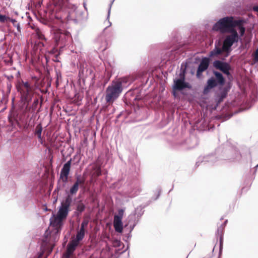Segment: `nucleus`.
<instances>
[{"mask_svg":"<svg viewBox=\"0 0 258 258\" xmlns=\"http://www.w3.org/2000/svg\"><path fill=\"white\" fill-rule=\"evenodd\" d=\"M244 23L245 21L242 19L234 20L233 17L227 16L219 19L213 25L212 30L215 31H220L222 33H226L236 27H238L240 35L242 37L245 32V28L243 26Z\"/></svg>","mask_w":258,"mask_h":258,"instance_id":"nucleus-1","label":"nucleus"},{"mask_svg":"<svg viewBox=\"0 0 258 258\" xmlns=\"http://www.w3.org/2000/svg\"><path fill=\"white\" fill-rule=\"evenodd\" d=\"M72 202V197L68 195L65 200L61 202L57 213L53 214L50 218L51 225L55 228L57 232L61 229L64 221L68 217Z\"/></svg>","mask_w":258,"mask_h":258,"instance_id":"nucleus-2","label":"nucleus"},{"mask_svg":"<svg viewBox=\"0 0 258 258\" xmlns=\"http://www.w3.org/2000/svg\"><path fill=\"white\" fill-rule=\"evenodd\" d=\"M17 89L20 96L19 104H23V108L26 109L28 103L37 95L36 87L32 82L22 81L17 84Z\"/></svg>","mask_w":258,"mask_h":258,"instance_id":"nucleus-3","label":"nucleus"},{"mask_svg":"<svg viewBox=\"0 0 258 258\" xmlns=\"http://www.w3.org/2000/svg\"><path fill=\"white\" fill-rule=\"evenodd\" d=\"M123 90L121 82L119 81H112L106 88L105 98L106 102L112 104L119 96Z\"/></svg>","mask_w":258,"mask_h":258,"instance_id":"nucleus-4","label":"nucleus"},{"mask_svg":"<svg viewBox=\"0 0 258 258\" xmlns=\"http://www.w3.org/2000/svg\"><path fill=\"white\" fill-rule=\"evenodd\" d=\"M226 33H228L229 34L226 36L224 40L223 48L226 52H229L231 51V47L233 44L238 41L239 37L235 28Z\"/></svg>","mask_w":258,"mask_h":258,"instance_id":"nucleus-5","label":"nucleus"},{"mask_svg":"<svg viewBox=\"0 0 258 258\" xmlns=\"http://www.w3.org/2000/svg\"><path fill=\"white\" fill-rule=\"evenodd\" d=\"M185 70H181L179 74V78L174 80L173 89L174 91H180L185 88L190 89L191 85L185 81Z\"/></svg>","mask_w":258,"mask_h":258,"instance_id":"nucleus-6","label":"nucleus"},{"mask_svg":"<svg viewBox=\"0 0 258 258\" xmlns=\"http://www.w3.org/2000/svg\"><path fill=\"white\" fill-rule=\"evenodd\" d=\"M33 99H34V100L32 104L30 105V103H28L27 105V106L26 109L23 108V104H19L18 106V110L19 112L25 115L27 113L34 111L36 109L38 104L39 98L35 96Z\"/></svg>","mask_w":258,"mask_h":258,"instance_id":"nucleus-7","label":"nucleus"},{"mask_svg":"<svg viewBox=\"0 0 258 258\" xmlns=\"http://www.w3.org/2000/svg\"><path fill=\"white\" fill-rule=\"evenodd\" d=\"M71 163L72 159H70L63 165V167L60 171V179H61V180L64 183H66L68 181Z\"/></svg>","mask_w":258,"mask_h":258,"instance_id":"nucleus-8","label":"nucleus"},{"mask_svg":"<svg viewBox=\"0 0 258 258\" xmlns=\"http://www.w3.org/2000/svg\"><path fill=\"white\" fill-rule=\"evenodd\" d=\"M213 66L227 75L230 74L229 70L230 67L227 62H222L220 60H215L213 62Z\"/></svg>","mask_w":258,"mask_h":258,"instance_id":"nucleus-9","label":"nucleus"},{"mask_svg":"<svg viewBox=\"0 0 258 258\" xmlns=\"http://www.w3.org/2000/svg\"><path fill=\"white\" fill-rule=\"evenodd\" d=\"M209 63L210 59L209 58L207 57L202 58L197 72V76L198 78H200L202 73L208 68Z\"/></svg>","mask_w":258,"mask_h":258,"instance_id":"nucleus-10","label":"nucleus"},{"mask_svg":"<svg viewBox=\"0 0 258 258\" xmlns=\"http://www.w3.org/2000/svg\"><path fill=\"white\" fill-rule=\"evenodd\" d=\"M113 226L115 231L118 233H121L123 230L122 220L119 219V218H116V219L114 218Z\"/></svg>","mask_w":258,"mask_h":258,"instance_id":"nucleus-11","label":"nucleus"},{"mask_svg":"<svg viewBox=\"0 0 258 258\" xmlns=\"http://www.w3.org/2000/svg\"><path fill=\"white\" fill-rule=\"evenodd\" d=\"M217 86L216 81L213 78L209 79L207 81V85L204 88V92L206 93L208 90L213 88Z\"/></svg>","mask_w":258,"mask_h":258,"instance_id":"nucleus-12","label":"nucleus"},{"mask_svg":"<svg viewBox=\"0 0 258 258\" xmlns=\"http://www.w3.org/2000/svg\"><path fill=\"white\" fill-rule=\"evenodd\" d=\"M223 51L225 52L223 48V46H222V48H220L216 44H215V48L210 52L209 56L212 57L215 56H217L221 54Z\"/></svg>","mask_w":258,"mask_h":258,"instance_id":"nucleus-13","label":"nucleus"},{"mask_svg":"<svg viewBox=\"0 0 258 258\" xmlns=\"http://www.w3.org/2000/svg\"><path fill=\"white\" fill-rule=\"evenodd\" d=\"M78 245L79 243L72 240L68 245L67 251L69 252L70 253H73Z\"/></svg>","mask_w":258,"mask_h":258,"instance_id":"nucleus-14","label":"nucleus"},{"mask_svg":"<svg viewBox=\"0 0 258 258\" xmlns=\"http://www.w3.org/2000/svg\"><path fill=\"white\" fill-rule=\"evenodd\" d=\"M85 235V231L79 230L77 233L76 237L73 239L79 244V242L84 238Z\"/></svg>","mask_w":258,"mask_h":258,"instance_id":"nucleus-15","label":"nucleus"},{"mask_svg":"<svg viewBox=\"0 0 258 258\" xmlns=\"http://www.w3.org/2000/svg\"><path fill=\"white\" fill-rule=\"evenodd\" d=\"M215 157L213 155H208L206 157H200L199 158V161L197 163V164H198V163L200 161L213 162L215 161Z\"/></svg>","mask_w":258,"mask_h":258,"instance_id":"nucleus-16","label":"nucleus"},{"mask_svg":"<svg viewBox=\"0 0 258 258\" xmlns=\"http://www.w3.org/2000/svg\"><path fill=\"white\" fill-rule=\"evenodd\" d=\"M214 74L216 78L217 82L220 85L224 84L225 80L222 74L219 72L215 71L214 72Z\"/></svg>","mask_w":258,"mask_h":258,"instance_id":"nucleus-17","label":"nucleus"},{"mask_svg":"<svg viewBox=\"0 0 258 258\" xmlns=\"http://www.w3.org/2000/svg\"><path fill=\"white\" fill-rule=\"evenodd\" d=\"M42 131V127L40 123L38 124L36 127L35 132V135H37L38 139H41V133Z\"/></svg>","mask_w":258,"mask_h":258,"instance_id":"nucleus-18","label":"nucleus"},{"mask_svg":"<svg viewBox=\"0 0 258 258\" xmlns=\"http://www.w3.org/2000/svg\"><path fill=\"white\" fill-rule=\"evenodd\" d=\"M8 20L10 21L12 23L13 26L17 28V31L19 32H21L20 25L19 23L17 22L15 19H11L9 17V19H8Z\"/></svg>","mask_w":258,"mask_h":258,"instance_id":"nucleus-19","label":"nucleus"},{"mask_svg":"<svg viewBox=\"0 0 258 258\" xmlns=\"http://www.w3.org/2000/svg\"><path fill=\"white\" fill-rule=\"evenodd\" d=\"M223 227L222 225L221 227L218 228L217 233L218 234L220 235V249L221 248L222 245V241H223V237H222V232H223Z\"/></svg>","mask_w":258,"mask_h":258,"instance_id":"nucleus-20","label":"nucleus"},{"mask_svg":"<svg viewBox=\"0 0 258 258\" xmlns=\"http://www.w3.org/2000/svg\"><path fill=\"white\" fill-rule=\"evenodd\" d=\"M79 189V186L77 183H74L70 188V192L72 195H75Z\"/></svg>","mask_w":258,"mask_h":258,"instance_id":"nucleus-21","label":"nucleus"},{"mask_svg":"<svg viewBox=\"0 0 258 258\" xmlns=\"http://www.w3.org/2000/svg\"><path fill=\"white\" fill-rule=\"evenodd\" d=\"M35 35L40 40H45V37L43 34L41 32L40 30L39 29H36L35 30Z\"/></svg>","mask_w":258,"mask_h":258,"instance_id":"nucleus-22","label":"nucleus"},{"mask_svg":"<svg viewBox=\"0 0 258 258\" xmlns=\"http://www.w3.org/2000/svg\"><path fill=\"white\" fill-rule=\"evenodd\" d=\"M93 176H99L101 175V169L99 167L96 166L94 167V171L92 173Z\"/></svg>","mask_w":258,"mask_h":258,"instance_id":"nucleus-23","label":"nucleus"},{"mask_svg":"<svg viewBox=\"0 0 258 258\" xmlns=\"http://www.w3.org/2000/svg\"><path fill=\"white\" fill-rule=\"evenodd\" d=\"M124 214V210L123 209H119L118 211V214L114 215V218H119V219L122 220Z\"/></svg>","mask_w":258,"mask_h":258,"instance_id":"nucleus-24","label":"nucleus"},{"mask_svg":"<svg viewBox=\"0 0 258 258\" xmlns=\"http://www.w3.org/2000/svg\"><path fill=\"white\" fill-rule=\"evenodd\" d=\"M85 179L84 178H80V177H77V179L75 183H77V185H79L80 184L83 185L85 183Z\"/></svg>","mask_w":258,"mask_h":258,"instance_id":"nucleus-25","label":"nucleus"},{"mask_svg":"<svg viewBox=\"0 0 258 258\" xmlns=\"http://www.w3.org/2000/svg\"><path fill=\"white\" fill-rule=\"evenodd\" d=\"M8 19H9V17L0 14V23H4L7 22Z\"/></svg>","mask_w":258,"mask_h":258,"instance_id":"nucleus-26","label":"nucleus"},{"mask_svg":"<svg viewBox=\"0 0 258 258\" xmlns=\"http://www.w3.org/2000/svg\"><path fill=\"white\" fill-rule=\"evenodd\" d=\"M88 221L87 220H84L81 225V228L80 230L85 231V228L88 225Z\"/></svg>","mask_w":258,"mask_h":258,"instance_id":"nucleus-27","label":"nucleus"},{"mask_svg":"<svg viewBox=\"0 0 258 258\" xmlns=\"http://www.w3.org/2000/svg\"><path fill=\"white\" fill-rule=\"evenodd\" d=\"M113 246L114 247H120L121 244V242L118 239H114L112 242Z\"/></svg>","mask_w":258,"mask_h":258,"instance_id":"nucleus-28","label":"nucleus"},{"mask_svg":"<svg viewBox=\"0 0 258 258\" xmlns=\"http://www.w3.org/2000/svg\"><path fill=\"white\" fill-rule=\"evenodd\" d=\"M64 34L63 33H60V34H56L55 37L56 39V41H60L61 39H62L63 37L64 36Z\"/></svg>","mask_w":258,"mask_h":258,"instance_id":"nucleus-29","label":"nucleus"},{"mask_svg":"<svg viewBox=\"0 0 258 258\" xmlns=\"http://www.w3.org/2000/svg\"><path fill=\"white\" fill-rule=\"evenodd\" d=\"M85 74V67L84 65L83 64V66H80V69L79 70V76H83Z\"/></svg>","mask_w":258,"mask_h":258,"instance_id":"nucleus-30","label":"nucleus"},{"mask_svg":"<svg viewBox=\"0 0 258 258\" xmlns=\"http://www.w3.org/2000/svg\"><path fill=\"white\" fill-rule=\"evenodd\" d=\"M128 81L127 78H122L117 80L116 81H119L121 82V86L122 87V84L127 83Z\"/></svg>","mask_w":258,"mask_h":258,"instance_id":"nucleus-31","label":"nucleus"},{"mask_svg":"<svg viewBox=\"0 0 258 258\" xmlns=\"http://www.w3.org/2000/svg\"><path fill=\"white\" fill-rule=\"evenodd\" d=\"M254 60L255 61H258V49H257L253 54Z\"/></svg>","mask_w":258,"mask_h":258,"instance_id":"nucleus-32","label":"nucleus"},{"mask_svg":"<svg viewBox=\"0 0 258 258\" xmlns=\"http://www.w3.org/2000/svg\"><path fill=\"white\" fill-rule=\"evenodd\" d=\"M114 0H112V2H111V3L109 5V10H108V16H107V19H109V16H110V9H111V6H112V3H113Z\"/></svg>","mask_w":258,"mask_h":258,"instance_id":"nucleus-33","label":"nucleus"},{"mask_svg":"<svg viewBox=\"0 0 258 258\" xmlns=\"http://www.w3.org/2000/svg\"><path fill=\"white\" fill-rule=\"evenodd\" d=\"M72 253H70L69 252L67 251L66 253L63 254V258H70V256Z\"/></svg>","mask_w":258,"mask_h":258,"instance_id":"nucleus-34","label":"nucleus"},{"mask_svg":"<svg viewBox=\"0 0 258 258\" xmlns=\"http://www.w3.org/2000/svg\"><path fill=\"white\" fill-rule=\"evenodd\" d=\"M253 10L254 11L258 13V6H256L253 7Z\"/></svg>","mask_w":258,"mask_h":258,"instance_id":"nucleus-35","label":"nucleus"},{"mask_svg":"<svg viewBox=\"0 0 258 258\" xmlns=\"http://www.w3.org/2000/svg\"><path fill=\"white\" fill-rule=\"evenodd\" d=\"M136 224V223H135L133 224V226H132V227H131V230H132L134 229V227L135 226Z\"/></svg>","mask_w":258,"mask_h":258,"instance_id":"nucleus-36","label":"nucleus"},{"mask_svg":"<svg viewBox=\"0 0 258 258\" xmlns=\"http://www.w3.org/2000/svg\"><path fill=\"white\" fill-rule=\"evenodd\" d=\"M108 27H110L111 25V23L108 20Z\"/></svg>","mask_w":258,"mask_h":258,"instance_id":"nucleus-37","label":"nucleus"},{"mask_svg":"<svg viewBox=\"0 0 258 258\" xmlns=\"http://www.w3.org/2000/svg\"><path fill=\"white\" fill-rule=\"evenodd\" d=\"M143 213L141 212V213L138 214V217H140L141 216V215H142Z\"/></svg>","mask_w":258,"mask_h":258,"instance_id":"nucleus-38","label":"nucleus"},{"mask_svg":"<svg viewBox=\"0 0 258 258\" xmlns=\"http://www.w3.org/2000/svg\"><path fill=\"white\" fill-rule=\"evenodd\" d=\"M220 150H221V149H220V148L218 149L217 150V153H219V152H220Z\"/></svg>","mask_w":258,"mask_h":258,"instance_id":"nucleus-39","label":"nucleus"},{"mask_svg":"<svg viewBox=\"0 0 258 258\" xmlns=\"http://www.w3.org/2000/svg\"><path fill=\"white\" fill-rule=\"evenodd\" d=\"M227 221V220L225 221L224 224H226Z\"/></svg>","mask_w":258,"mask_h":258,"instance_id":"nucleus-40","label":"nucleus"},{"mask_svg":"<svg viewBox=\"0 0 258 258\" xmlns=\"http://www.w3.org/2000/svg\"><path fill=\"white\" fill-rule=\"evenodd\" d=\"M69 35H70V34L69 33H67V34H66V35H67V36H69Z\"/></svg>","mask_w":258,"mask_h":258,"instance_id":"nucleus-41","label":"nucleus"},{"mask_svg":"<svg viewBox=\"0 0 258 258\" xmlns=\"http://www.w3.org/2000/svg\"><path fill=\"white\" fill-rule=\"evenodd\" d=\"M173 95H174V96H175V92H173Z\"/></svg>","mask_w":258,"mask_h":258,"instance_id":"nucleus-42","label":"nucleus"},{"mask_svg":"<svg viewBox=\"0 0 258 258\" xmlns=\"http://www.w3.org/2000/svg\"><path fill=\"white\" fill-rule=\"evenodd\" d=\"M258 167V164L255 166L256 168Z\"/></svg>","mask_w":258,"mask_h":258,"instance_id":"nucleus-43","label":"nucleus"},{"mask_svg":"<svg viewBox=\"0 0 258 258\" xmlns=\"http://www.w3.org/2000/svg\"><path fill=\"white\" fill-rule=\"evenodd\" d=\"M41 44H42V45L43 46H44V44H43V43H41Z\"/></svg>","mask_w":258,"mask_h":258,"instance_id":"nucleus-44","label":"nucleus"}]
</instances>
